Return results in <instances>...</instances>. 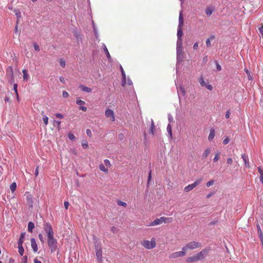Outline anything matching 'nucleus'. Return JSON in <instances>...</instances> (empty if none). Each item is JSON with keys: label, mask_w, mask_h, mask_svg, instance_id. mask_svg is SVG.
Instances as JSON below:
<instances>
[{"label": "nucleus", "mask_w": 263, "mask_h": 263, "mask_svg": "<svg viewBox=\"0 0 263 263\" xmlns=\"http://www.w3.org/2000/svg\"><path fill=\"white\" fill-rule=\"evenodd\" d=\"M80 88H81V89L82 91H85V92H91L92 91V89L91 88L85 86L84 85H81L80 86Z\"/></svg>", "instance_id": "21"}, {"label": "nucleus", "mask_w": 263, "mask_h": 263, "mask_svg": "<svg viewBox=\"0 0 263 263\" xmlns=\"http://www.w3.org/2000/svg\"><path fill=\"white\" fill-rule=\"evenodd\" d=\"M64 206H65V209L66 210L68 209L69 205V203L68 201H65L64 203Z\"/></svg>", "instance_id": "52"}, {"label": "nucleus", "mask_w": 263, "mask_h": 263, "mask_svg": "<svg viewBox=\"0 0 263 263\" xmlns=\"http://www.w3.org/2000/svg\"><path fill=\"white\" fill-rule=\"evenodd\" d=\"M161 218L162 223H170L173 221V218L172 217H161Z\"/></svg>", "instance_id": "19"}, {"label": "nucleus", "mask_w": 263, "mask_h": 263, "mask_svg": "<svg viewBox=\"0 0 263 263\" xmlns=\"http://www.w3.org/2000/svg\"><path fill=\"white\" fill-rule=\"evenodd\" d=\"M142 245L147 249H152L156 246V242L155 238H152L151 240H145L142 242Z\"/></svg>", "instance_id": "4"}, {"label": "nucleus", "mask_w": 263, "mask_h": 263, "mask_svg": "<svg viewBox=\"0 0 263 263\" xmlns=\"http://www.w3.org/2000/svg\"><path fill=\"white\" fill-rule=\"evenodd\" d=\"M258 171L260 175H263V170L260 167L258 168Z\"/></svg>", "instance_id": "60"}, {"label": "nucleus", "mask_w": 263, "mask_h": 263, "mask_svg": "<svg viewBox=\"0 0 263 263\" xmlns=\"http://www.w3.org/2000/svg\"><path fill=\"white\" fill-rule=\"evenodd\" d=\"M18 252L21 256H23L24 253V249L23 247V244H18Z\"/></svg>", "instance_id": "29"}, {"label": "nucleus", "mask_w": 263, "mask_h": 263, "mask_svg": "<svg viewBox=\"0 0 263 263\" xmlns=\"http://www.w3.org/2000/svg\"><path fill=\"white\" fill-rule=\"evenodd\" d=\"M227 163L229 164H232V162H233V160L231 158H228L227 159Z\"/></svg>", "instance_id": "61"}, {"label": "nucleus", "mask_w": 263, "mask_h": 263, "mask_svg": "<svg viewBox=\"0 0 263 263\" xmlns=\"http://www.w3.org/2000/svg\"><path fill=\"white\" fill-rule=\"evenodd\" d=\"M39 166H37L35 169V176H37L39 175Z\"/></svg>", "instance_id": "59"}, {"label": "nucleus", "mask_w": 263, "mask_h": 263, "mask_svg": "<svg viewBox=\"0 0 263 263\" xmlns=\"http://www.w3.org/2000/svg\"><path fill=\"white\" fill-rule=\"evenodd\" d=\"M79 109L82 110L84 111H86L87 110V108L85 106H81Z\"/></svg>", "instance_id": "57"}, {"label": "nucleus", "mask_w": 263, "mask_h": 263, "mask_svg": "<svg viewBox=\"0 0 263 263\" xmlns=\"http://www.w3.org/2000/svg\"><path fill=\"white\" fill-rule=\"evenodd\" d=\"M162 223V218L161 217L159 218H157L154 221L150 222L146 226L147 227H153V226L160 225V224H161Z\"/></svg>", "instance_id": "13"}, {"label": "nucleus", "mask_w": 263, "mask_h": 263, "mask_svg": "<svg viewBox=\"0 0 263 263\" xmlns=\"http://www.w3.org/2000/svg\"><path fill=\"white\" fill-rule=\"evenodd\" d=\"M210 153V149L207 148V149H205L202 154L203 158H206L208 156V155H209Z\"/></svg>", "instance_id": "34"}, {"label": "nucleus", "mask_w": 263, "mask_h": 263, "mask_svg": "<svg viewBox=\"0 0 263 263\" xmlns=\"http://www.w3.org/2000/svg\"><path fill=\"white\" fill-rule=\"evenodd\" d=\"M214 9L212 7H208L205 9V12L208 16H210L213 12Z\"/></svg>", "instance_id": "24"}, {"label": "nucleus", "mask_w": 263, "mask_h": 263, "mask_svg": "<svg viewBox=\"0 0 263 263\" xmlns=\"http://www.w3.org/2000/svg\"><path fill=\"white\" fill-rule=\"evenodd\" d=\"M25 233H22L21 234L20 238H19V240H18V244H23V241H24V238H25Z\"/></svg>", "instance_id": "30"}, {"label": "nucleus", "mask_w": 263, "mask_h": 263, "mask_svg": "<svg viewBox=\"0 0 263 263\" xmlns=\"http://www.w3.org/2000/svg\"><path fill=\"white\" fill-rule=\"evenodd\" d=\"M34 223L33 222H29L28 223V231H29L30 232H32V230L34 228Z\"/></svg>", "instance_id": "31"}, {"label": "nucleus", "mask_w": 263, "mask_h": 263, "mask_svg": "<svg viewBox=\"0 0 263 263\" xmlns=\"http://www.w3.org/2000/svg\"><path fill=\"white\" fill-rule=\"evenodd\" d=\"M230 111H227V112H226V115H225L226 118L227 119L229 118V117H230Z\"/></svg>", "instance_id": "62"}, {"label": "nucleus", "mask_w": 263, "mask_h": 263, "mask_svg": "<svg viewBox=\"0 0 263 263\" xmlns=\"http://www.w3.org/2000/svg\"><path fill=\"white\" fill-rule=\"evenodd\" d=\"M117 203L118 205L122 206L123 207H126L127 205L126 203L122 201H118Z\"/></svg>", "instance_id": "39"}, {"label": "nucleus", "mask_w": 263, "mask_h": 263, "mask_svg": "<svg viewBox=\"0 0 263 263\" xmlns=\"http://www.w3.org/2000/svg\"><path fill=\"white\" fill-rule=\"evenodd\" d=\"M39 238L42 243H43L44 242L43 236L41 234H40L39 235Z\"/></svg>", "instance_id": "53"}, {"label": "nucleus", "mask_w": 263, "mask_h": 263, "mask_svg": "<svg viewBox=\"0 0 263 263\" xmlns=\"http://www.w3.org/2000/svg\"><path fill=\"white\" fill-rule=\"evenodd\" d=\"M120 69L122 75V85L124 86L126 85V74L121 65H120Z\"/></svg>", "instance_id": "16"}, {"label": "nucleus", "mask_w": 263, "mask_h": 263, "mask_svg": "<svg viewBox=\"0 0 263 263\" xmlns=\"http://www.w3.org/2000/svg\"><path fill=\"white\" fill-rule=\"evenodd\" d=\"M214 180H210L206 183V186L209 187L211 185H213L214 184Z\"/></svg>", "instance_id": "47"}, {"label": "nucleus", "mask_w": 263, "mask_h": 263, "mask_svg": "<svg viewBox=\"0 0 263 263\" xmlns=\"http://www.w3.org/2000/svg\"><path fill=\"white\" fill-rule=\"evenodd\" d=\"M201 247V245L200 242L197 241H191L186 244L184 247H183V250L186 252L189 250H194L196 249H198Z\"/></svg>", "instance_id": "2"}, {"label": "nucleus", "mask_w": 263, "mask_h": 263, "mask_svg": "<svg viewBox=\"0 0 263 263\" xmlns=\"http://www.w3.org/2000/svg\"><path fill=\"white\" fill-rule=\"evenodd\" d=\"M62 96L64 98H67L69 96L68 93L66 91H63L62 92Z\"/></svg>", "instance_id": "45"}, {"label": "nucleus", "mask_w": 263, "mask_h": 263, "mask_svg": "<svg viewBox=\"0 0 263 263\" xmlns=\"http://www.w3.org/2000/svg\"><path fill=\"white\" fill-rule=\"evenodd\" d=\"M55 116H56V117L60 118V119H62L63 118V115H62L61 114H59V113L56 114Z\"/></svg>", "instance_id": "54"}, {"label": "nucleus", "mask_w": 263, "mask_h": 263, "mask_svg": "<svg viewBox=\"0 0 263 263\" xmlns=\"http://www.w3.org/2000/svg\"><path fill=\"white\" fill-rule=\"evenodd\" d=\"M220 158V153H217L215 154L214 158L213 159V161L214 162H216Z\"/></svg>", "instance_id": "37"}, {"label": "nucleus", "mask_w": 263, "mask_h": 263, "mask_svg": "<svg viewBox=\"0 0 263 263\" xmlns=\"http://www.w3.org/2000/svg\"><path fill=\"white\" fill-rule=\"evenodd\" d=\"M259 30L260 33L261 34V35L263 37V27H260L259 29Z\"/></svg>", "instance_id": "63"}, {"label": "nucleus", "mask_w": 263, "mask_h": 263, "mask_svg": "<svg viewBox=\"0 0 263 263\" xmlns=\"http://www.w3.org/2000/svg\"><path fill=\"white\" fill-rule=\"evenodd\" d=\"M199 82L201 86L204 87L205 86H206V83L204 81L203 77H201L199 79Z\"/></svg>", "instance_id": "33"}, {"label": "nucleus", "mask_w": 263, "mask_h": 263, "mask_svg": "<svg viewBox=\"0 0 263 263\" xmlns=\"http://www.w3.org/2000/svg\"><path fill=\"white\" fill-rule=\"evenodd\" d=\"M31 247L34 252H36L38 250L37 246L34 238L31 239Z\"/></svg>", "instance_id": "17"}, {"label": "nucleus", "mask_w": 263, "mask_h": 263, "mask_svg": "<svg viewBox=\"0 0 263 263\" xmlns=\"http://www.w3.org/2000/svg\"><path fill=\"white\" fill-rule=\"evenodd\" d=\"M68 138L70 140H71V141H74L76 139V137L74 136V135L71 133H69L68 134Z\"/></svg>", "instance_id": "41"}, {"label": "nucleus", "mask_w": 263, "mask_h": 263, "mask_svg": "<svg viewBox=\"0 0 263 263\" xmlns=\"http://www.w3.org/2000/svg\"><path fill=\"white\" fill-rule=\"evenodd\" d=\"M259 180H260V182L262 183V184H263V175H260Z\"/></svg>", "instance_id": "64"}, {"label": "nucleus", "mask_w": 263, "mask_h": 263, "mask_svg": "<svg viewBox=\"0 0 263 263\" xmlns=\"http://www.w3.org/2000/svg\"><path fill=\"white\" fill-rule=\"evenodd\" d=\"M6 73L9 83L12 84L14 82V79L13 78V72L12 67L9 66L7 68L6 70Z\"/></svg>", "instance_id": "8"}, {"label": "nucleus", "mask_w": 263, "mask_h": 263, "mask_svg": "<svg viewBox=\"0 0 263 263\" xmlns=\"http://www.w3.org/2000/svg\"><path fill=\"white\" fill-rule=\"evenodd\" d=\"M105 116L106 118H109L112 122L115 121V115L114 111L111 109H106L105 111Z\"/></svg>", "instance_id": "9"}, {"label": "nucleus", "mask_w": 263, "mask_h": 263, "mask_svg": "<svg viewBox=\"0 0 263 263\" xmlns=\"http://www.w3.org/2000/svg\"><path fill=\"white\" fill-rule=\"evenodd\" d=\"M23 73L24 80L28 81L29 79V76L27 72V70L26 69L23 70Z\"/></svg>", "instance_id": "26"}, {"label": "nucleus", "mask_w": 263, "mask_h": 263, "mask_svg": "<svg viewBox=\"0 0 263 263\" xmlns=\"http://www.w3.org/2000/svg\"><path fill=\"white\" fill-rule=\"evenodd\" d=\"M230 142V139L229 138H225L223 141V143L224 144H227Z\"/></svg>", "instance_id": "51"}, {"label": "nucleus", "mask_w": 263, "mask_h": 263, "mask_svg": "<svg viewBox=\"0 0 263 263\" xmlns=\"http://www.w3.org/2000/svg\"><path fill=\"white\" fill-rule=\"evenodd\" d=\"M210 252V248H206L202 249L200 252L197 254L200 260H202L204 259L209 254Z\"/></svg>", "instance_id": "7"}, {"label": "nucleus", "mask_w": 263, "mask_h": 263, "mask_svg": "<svg viewBox=\"0 0 263 263\" xmlns=\"http://www.w3.org/2000/svg\"><path fill=\"white\" fill-rule=\"evenodd\" d=\"M214 39V36H211L210 38L207 39L206 40L205 43H206V45L208 47H210L211 46V40H213Z\"/></svg>", "instance_id": "36"}, {"label": "nucleus", "mask_w": 263, "mask_h": 263, "mask_svg": "<svg viewBox=\"0 0 263 263\" xmlns=\"http://www.w3.org/2000/svg\"><path fill=\"white\" fill-rule=\"evenodd\" d=\"M16 183L15 182H13L10 185V190L12 192V193H14L16 189Z\"/></svg>", "instance_id": "28"}, {"label": "nucleus", "mask_w": 263, "mask_h": 263, "mask_svg": "<svg viewBox=\"0 0 263 263\" xmlns=\"http://www.w3.org/2000/svg\"><path fill=\"white\" fill-rule=\"evenodd\" d=\"M33 47H34V49L36 51H40V47H39V46L36 43H34L33 44Z\"/></svg>", "instance_id": "46"}, {"label": "nucleus", "mask_w": 263, "mask_h": 263, "mask_svg": "<svg viewBox=\"0 0 263 263\" xmlns=\"http://www.w3.org/2000/svg\"><path fill=\"white\" fill-rule=\"evenodd\" d=\"M257 229H258V234H259L260 239V240L262 242V245H263V236H262V231H261L260 226L258 225H257Z\"/></svg>", "instance_id": "27"}, {"label": "nucleus", "mask_w": 263, "mask_h": 263, "mask_svg": "<svg viewBox=\"0 0 263 263\" xmlns=\"http://www.w3.org/2000/svg\"><path fill=\"white\" fill-rule=\"evenodd\" d=\"M86 134L88 136H89V137H91L92 136V134H91V131L90 130V129H87L86 130Z\"/></svg>", "instance_id": "49"}, {"label": "nucleus", "mask_w": 263, "mask_h": 263, "mask_svg": "<svg viewBox=\"0 0 263 263\" xmlns=\"http://www.w3.org/2000/svg\"><path fill=\"white\" fill-rule=\"evenodd\" d=\"M202 178L196 179L194 183L186 186L184 188V191L185 192H189L192 191L198 185H199L202 182Z\"/></svg>", "instance_id": "5"}, {"label": "nucleus", "mask_w": 263, "mask_h": 263, "mask_svg": "<svg viewBox=\"0 0 263 263\" xmlns=\"http://www.w3.org/2000/svg\"><path fill=\"white\" fill-rule=\"evenodd\" d=\"M200 259L198 257L197 254H195L192 256L189 257L186 259V261L188 263L196 262L199 261Z\"/></svg>", "instance_id": "12"}, {"label": "nucleus", "mask_w": 263, "mask_h": 263, "mask_svg": "<svg viewBox=\"0 0 263 263\" xmlns=\"http://www.w3.org/2000/svg\"><path fill=\"white\" fill-rule=\"evenodd\" d=\"M82 146L84 149H87L88 147V144L87 141L86 140H83L82 141Z\"/></svg>", "instance_id": "35"}, {"label": "nucleus", "mask_w": 263, "mask_h": 263, "mask_svg": "<svg viewBox=\"0 0 263 263\" xmlns=\"http://www.w3.org/2000/svg\"><path fill=\"white\" fill-rule=\"evenodd\" d=\"M111 166V165L110 161L108 159H105L103 161V163H101L99 164V168L101 172L107 174Z\"/></svg>", "instance_id": "1"}, {"label": "nucleus", "mask_w": 263, "mask_h": 263, "mask_svg": "<svg viewBox=\"0 0 263 263\" xmlns=\"http://www.w3.org/2000/svg\"><path fill=\"white\" fill-rule=\"evenodd\" d=\"M96 256L97 258V260L99 261H101L102 260V250L96 251Z\"/></svg>", "instance_id": "23"}, {"label": "nucleus", "mask_w": 263, "mask_h": 263, "mask_svg": "<svg viewBox=\"0 0 263 263\" xmlns=\"http://www.w3.org/2000/svg\"><path fill=\"white\" fill-rule=\"evenodd\" d=\"M93 242L96 251L102 250L101 243L96 237H93Z\"/></svg>", "instance_id": "15"}, {"label": "nucleus", "mask_w": 263, "mask_h": 263, "mask_svg": "<svg viewBox=\"0 0 263 263\" xmlns=\"http://www.w3.org/2000/svg\"><path fill=\"white\" fill-rule=\"evenodd\" d=\"M76 103L78 104V105H84L85 104V102L83 101V100H81L79 99H78L76 101Z\"/></svg>", "instance_id": "40"}, {"label": "nucleus", "mask_w": 263, "mask_h": 263, "mask_svg": "<svg viewBox=\"0 0 263 263\" xmlns=\"http://www.w3.org/2000/svg\"><path fill=\"white\" fill-rule=\"evenodd\" d=\"M193 48L195 50H197L198 48V43L197 42L195 43L193 45Z\"/></svg>", "instance_id": "55"}, {"label": "nucleus", "mask_w": 263, "mask_h": 263, "mask_svg": "<svg viewBox=\"0 0 263 263\" xmlns=\"http://www.w3.org/2000/svg\"><path fill=\"white\" fill-rule=\"evenodd\" d=\"M154 130H155V125H154V123L153 120H152V124H151V127L150 132H151L152 134H154Z\"/></svg>", "instance_id": "38"}, {"label": "nucleus", "mask_w": 263, "mask_h": 263, "mask_svg": "<svg viewBox=\"0 0 263 263\" xmlns=\"http://www.w3.org/2000/svg\"><path fill=\"white\" fill-rule=\"evenodd\" d=\"M177 60L178 62H181L184 58L182 43H176Z\"/></svg>", "instance_id": "3"}, {"label": "nucleus", "mask_w": 263, "mask_h": 263, "mask_svg": "<svg viewBox=\"0 0 263 263\" xmlns=\"http://www.w3.org/2000/svg\"><path fill=\"white\" fill-rule=\"evenodd\" d=\"M241 158L245 162V165L246 167L249 166V162L247 156L245 154H242Z\"/></svg>", "instance_id": "22"}, {"label": "nucleus", "mask_w": 263, "mask_h": 263, "mask_svg": "<svg viewBox=\"0 0 263 263\" xmlns=\"http://www.w3.org/2000/svg\"><path fill=\"white\" fill-rule=\"evenodd\" d=\"M183 25V18L182 15V12L180 11L179 17V25L178 28H182Z\"/></svg>", "instance_id": "18"}, {"label": "nucleus", "mask_w": 263, "mask_h": 263, "mask_svg": "<svg viewBox=\"0 0 263 263\" xmlns=\"http://www.w3.org/2000/svg\"><path fill=\"white\" fill-rule=\"evenodd\" d=\"M44 229L46 233L47 234L48 237L53 236L52 228L50 224L48 223H44Z\"/></svg>", "instance_id": "10"}, {"label": "nucleus", "mask_w": 263, "mask_h": 263, "mask_svg": "<svg viewBox=\"0 0 263 263\" xmlns=\"http://www.w3.org/2000/svg\"><path fill=\"white\" fill-rule=\"evenodd\" d=\"M214 137H215V131L214 129H212L210 130V132L209 135L208 136V140L211 141L213 139Z\"/></svg>", "instance_id": "25"}, {"label": "nucleus", "mask_w": 263, "mask_h": 263, "mask_svg": "<svg viewBox=\"0 0 263 263\" xmlns=\"http://www.w3.org/2000/svg\"><path fill=\"white\" fill-rule=\"evenodd\" d=\"M167 132L168 133L170 137L172 138V126L170 124V123L167 125Z\"/></svg>", "instance_id": "32"}, {"label": "nucleus", "mask_w": 263, "mask_h": 263, "mask_svg": "<svg viewBox=\"0 0 263 263\" xmlns=\"http://www.w3.org/2000/svg\"><path fill=\"white\" fill-rule=\"evenodd\" d=\"M183 35V32L182 28H178L177 29V43H182V36Z\"/></svg>", "instance_id": "14"}, {"label": "nucleus", "mask_w": 263, "mask_h": 263, "mask_svg": "<svg viewBox=\"0 0 263 263\" xmlns=\"http://www.w3.org/2000/svg\"><path fill=\"white\" fill-rule=\"evenodd\" d=\"M186 254L185 251L182 248V251H178L171 254L169 255V258L171 259L176 258L179 257L184 256Z\"/></svg>", "instance_id": "11"}, {"label": "nucleus", "mask_w": 263, "mask_h": 263, "mask_svg": "<svg viewBox=\"0 0 263 263\" xmlns=\"http://www.w3.org/2000/svg\"><path fill=\"white\" fill-rule=\"evenodd\" d=\"M204 87H205L208 90H212L213 89L212 86L210 84H206V86H205Z\"/></svg>", "instance_id": "50"}, {"label": "nucleus", "mask_w": 263, "mask_h": 263, "mask_svg": "<svg viewBox=\"0 0 263 263\" xmlns=\"http://www.w3.org/2000/svg\"><path fill=\"white\" fill-rule=\"evenodd\" d=\"M246 73H247V74L248 75V79L249 80H252L253 78H252V76L251 75L250 72L247 69H246Z\"/></svg>", "instance_id": "44"}, {"label": "nucleus", "mask_w": 263, "mask_h": 263, "mask_svg": "<svg viewBox=\"0 0 263 263\" xmlns=\"http://www.w3.org/2000/svg\"><path fill=\"white\" fill-rule=\"evenodd\" d=\"M60 64L61 67L63 68L65 67L66 65V62L63 59H61L60 61Z\"/></svg>", "instance_id": "42"}, {"label": "nucleus", "mask_w": 263, "mask_h": 263, "mask_svg": "<svg viewBox=\"0 0 263 263\" xmlns=\"http://www.w3.org/2000/svg\"><path fill=\"white\" fill-rule=\"evenodd\" d=\"M168 119L170 123L173 122V118L170 115H168Z\"/></svg>", "instance_id": "58"}, {"label": "nucleus", "mask_w": 263, "mask_h": 263, "mask_svg": "<svg viewBox=\"0 0 263 263\" xmlns=\"http://www.w3.org/2000/svg\"><path fill=\"white\" fill-rule=\"evenodd\" d=\"M48 245L51 249V252L55 250L57 247V240L54 238L53 236L48 237Z\"/></svg>", "instance_id": "6"}, {"label": "nucleus", "mask_w": 263, "mask_h": 263, "mask_svg": "<svg viewBox=\"0 0 263 263\" xmlns=\"http://www.w3.org/2000/svg\"><path fill=\"white\" fill-rule=\"evenodd\" d=\"M103 49H104V52H105L108 60L111 62L112 61V59L111 58V56L108 52V50L106 46L104 44H103Z\"/></svg>", "instance_id": "20"}, {"label": "nucleus", "mask_w": 263, "mask_h": 263, "mask_svg": "<svg viewBox=\"0 0 263 263\" xmlns=\"http://www.w3.org/2000/svg\"><path fill=\"white\" fill-rule=\"evenodd\" d=\"M60 81L61 83H63V84H65V79L64 77H60Z\"/></svg>", "instance_id": "56"}, {"label": "nucleus", "mask_w": 263, "mask_h": 263, "mask_svg": "<svg viewBox=\"0 0 263 263\" xmlns=\"http://www.w3.org/2000/svg\"><path fill=\"white\" fill-rule=\"evenodd\" d=\"M43 120L45 125H47L48 123V118L46 116H44Z\"/></svg>", "instance_id": "43"}, {"label": "nucleus", "mask_w": 263, "mask_h": 263, "mask_svg": "<svg viewBox=\"0 0 263 263\" xmlns=\"http://www.w3.org/2000/svg\"><path fill=\"white\" fill-rule=\"evenodd\" d=\"M17 84H14V85H13V89L15 92V94H16V96H17Z\"/></svg>", "instance_id": "48"}]
</instances>
